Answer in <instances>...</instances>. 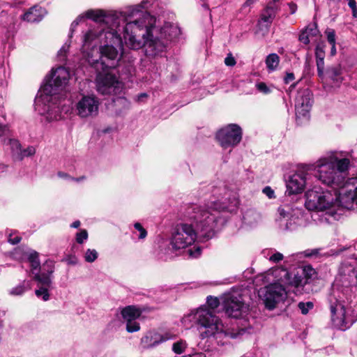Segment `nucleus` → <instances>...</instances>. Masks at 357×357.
Returning a JSON list of instances; mask_svg holds the SVG:
<instances>
[{"label": "nucleus", "instance_id": "21", "mask_svg": "<svg viewBox=\"0 0 357 357\" xmlns=\"http://www.w3.org/2000/svg\"><path fill=\"white\" fill-rule=\"evenodd\" d=\"M275 17V8L272 6H267L261 13L255 31L258 38H264L268 33L271 24Z\"/></svg>", "mask_w": 357, "mask_h": 357}, {"label": "nucleus", "instance_id": "24", "mask_svg": "<svg viewBox=\"0 0 357 357\" xmlns=\"http://www.w3.org/2000/svg\"><path fill=\"white\" fill-rule=\"evenodd\" d=\"M319 34V31L317 29V24H311L307 26L306 28L303 30L299 36V40L301 43L307 45L314 37L317 36Z\"/></svg>", "mask_w": 357, "mask_h": 357}, {"label": "nucleus", "instance_id": "47", "mask_svg": "<svg viewBox=\"0 0 357 357\" xmlns=\"http://www.w3.org/2000/svg\"><path fill=\"white\" fill-rule=\"evenodd\" d=\"M282 259H283V255L280 252H275V253L273 254L269 257V260L271 261H273L275 263L279 262V261H282Z\"/></svg>", "mask_w": 357, "mask_h": 357}, {"label": "nucleus", "instance_id": "38", "mask_svg": "<svg viewBox=\"0 0 357 357\" xmlns=\"http://www.w3.org/2000/svg\"><path fill=\"white\" fill-rule=\"evenodd\" d=\"M10 135V130L7 125L0 124V137L3 139H8V137Z\"/></svg>", "mask_w": 357, "mask_h": 357}, {"label": "nucleus", "instance_id": "41", "mask_svg": "<svg viewBox=\"0 0 357 357\" xmlns=\"http://www.w3.org/2000/svg\"><path fill=\"white\" fill-rule=\"evenodd\" d=\"M317 67V73L320 77L324 76V59H316Z\"/></svg>", "mask_w": 357, "mask_h": 357}, {"label": "nucleus", "instance_id": "14", "mask_svg": "<svg viewBox=\"0 0 357 357\" xmlns=\"http://www.w3.org/2000/svg\"><path fill=\"white\" fill-rule=\"evenodd\" d=\"M176 337V335L170 330H150L141 337L139 347L142 350L153 349L168 340L175 339Z\"/></svg>", "mask_w": 357, "mask_h": 357}, {"label": "nucleus", "instance_id": "37", "mask_svg": "<svg viewBox=\"0 0 357 357\" xmlns=\"http://www.w3.org/2000/svg\"><path fill=\"white\" fill-rule=\"evenodd\" d=\"M126 330L129 333L137 332L140 329V326L136 320L126 321Z\"/></svg>", "mask_w": 357, "mask_h": 357}, {"label": "nucleus", "instance_id": "2", "mask_svg": "<svg viewBox=\"0 0 357 357\" xmlns=\"http://www.w3.org/2000/svg\"><path fill=\"white\" fill-rule=\"evenodd\" d=\"M350 161L339 159L335 153L321 157L312 166V172L321 183L339 192L340 204L347 209H357V176L347 178Z\"/></svg>", "mask_w": 357, "mask_h": 357}, {"label": "nucleus", "instance_id": "30", "mask_svg": "<svg viewBox=\"0 0 357 357\" xmlns=\"http://www.w3.org/2000/svg\"><path fill=\"white\" fill-rule=\"evenodd\" d=\"M28 259L31 264V272L35 275L37 273L36 271L40 268V261L37 252H34L30 253Z\"/></svg>", "mask_w": 357, "mask_h": 357}, {"label": "nucleus", "instance_id": "7", "mask_svg": "<svg viewBox=\"0 0 357 357\" xmlns=\"http://www.w3.org/2000/svg\"><path fill=\"white\" fill-rule=\"evenodd\" d=\"M305 207L310 211H326V213L335 220H339L345 210L339 199V192L334 196L329 190H322L317 185L312 186L305 192Z\"/></svg>", "mask_w": 357, "mask_h": 357}, {"label": "nucleus", "instance_id": "15", "mask_svg": "<svg viewBox=\"0 0 357 357\" xmlns=\"http://www.w3.org/2000/svg\"><path fill=\"white\" fill-rule=\"evenodd\" d=\"M259 296L263 300L266 307L269 310H273L278 303L284 300L287 291L282 284L275 282L260 289Z\"/></svg>", "mask_w": 357, "mask_h": 357}, {"label": "nucleus", "instance_id": "43", "mask_svg": "<svg viewBox=\"0 0 357 357\" xmlns=\"http://www.w3.org/2000/svg\"><path fill=\"white\" fill-rule=\"evenodd\" d=\"M134 227L135 228V229H137L139 232V235L138 236V238L139 239H144L146 238V236L147 235V232L140 223H139V222L135 223Z\"/></svg>", "mask_w": 357, "mask_h": 357}, {"label": "nucleus", "instance_id": "57", "mask_svg": "<svg viewBox=\"0 0 357 357\" xmlns=\"http://www.w3.org/2000/svg\"><path fill=\"white\" fill-rule=\"evenodd\" d=\"M79 225H80V222L79 220H76L72 223L71 227L78 228L79 227Z\"/></svg>", "mask_w": 357, "mask_h": 357}, {"label": "nucleus", "instance_id": "61", "mask_svg": "<svg viewBox=\"0 0 357 357\" xmlns=\"http://www.w3.org/2000/svg\"><path fill=\"white\" fill-rule=\"evenodd\" d=\"M84 179H85L84 176H81L79 178H74V179L73 181H77V182H79V181H83Z\"/></svg>", "mask_w": 357, "mask_h": 357}, {"label": "nucleus", "instance_id": "56", "mask_svg": "<svg viewBox=\"0 0 357 357\" xmlns=\"http://www.w3.org/2000/svg\"><path fill=\"white\" fill-rule=\"evenodd\" d=\"M184 357H206V355L203 353H195L192 355L185 356Z\"/></svg>", "mask_w": 357, "mask_h": 357}, {"label": "nucleus", "instance_id": "26", "mask_svg": "<svg viewBox=\"0 0 357 357\" xmlns=\"http://www.w3.org/2000/svg\"><path fill=\"white\" fill-rule=\"evenodd\" d=\"M121 314L126 321L136 320L141 315V311L135 306H128L121 311Z\"/></svg>", "mask_w": 357, "mask_h": 357}, {"label": "nucleus", "instance_id": "63", "mask_svg": "<svg viewBox=\"0 0 357 357\" xmlns=\"http://www.w3.org/2000/svg\"><path fill=\"white\" fill-rule=\"evenodd\" d=\"M296 84H297V83H294V84H292L289 86V91L293 90V89L296 87Z\"/></svg>", "mask_w": 357, "mask_h": 357}, {"label": "nucleus", "instance_id": "8", "mask_svg": "<svg viewBox=\"0 0 357 357\" xmlns=\"http://www.w3.org/2000/svg\"><path fill=\"white\" fill-rule=\"evenodd\" d=\"M340 292L331 289L328 295L327 301L331 311V321L333 326L340 330L344 331L349 328L355 321L347 311L344 305L342 303Z\"/></svg>", "mask_w": 357, "mask_h": 357}, {"label": "nucleus", "instance_id": "6", "mask_svg": "<svg viewBox=\"0 0 357 357\" xmlns=\"http://www.w3.org/2000/svg\"><path fill=\"white\" fill-rule=\"evenodd\" d=\"M219 300L213 296L207 298V307H201L195 311L185 315L182 319L183 324L189 327L197 324L200 328H204L201 333L202 338L224 335L225 337L235 338L238 333L225 326L222 321L214 314L213 310L218 307Z\"/></svg>", "mask_w": 357, "mask_h": 357}, {"label": "nucleus", "instance_id": "27", "mask_svg": "<svg viewBox=\"0 0 357 357\" xmlns=\"http://www.w3.org/2000/svg\"><path fill=\"white\" fill-rule=\"evenodd\" d=\"M280 57L275 53L268 54L265 60V63L268 72L275 71L280 63Z\"/></svg>", "mask_w": 357, "mask_h": 357}, {"label": "nucleus", "instance_id": "23", "mask_svg": "<svg viewBox=\"0 0 357 357\" xmlns=\"http://www.w3.org/2000/svg\"><path fill=\"white\" fill-rule=\"evenodd\" d=\"M47 266L48 269L47 273L43 272L40 273L37 272L34 276L33 280L37 282L38 287H52V281L51 275L54 272V265L52 261H46L43 268Z\"/></svg>", "mask_w": 357, "mask_h": 357}, {"label": "nucleus", "instance_id": "34", "mask_svg": "<svg viewBox=\"0 0 357 357\" xmlns=\"http://www.w3.org/2000/svg\"><path fill=\"white\" fill-rule=\"evenodd\" d=\"M187 345L185 340H180L172 344V351L176 354H181L185 351Z\"/></svg>", "mask_w": 357, "mask_h": 357}, {"label": "nucleus", "instance_id": "54", "mask_svg": "<svg viewBox=\"0 0 357 357\" xmlns=\"http://www.w3.org/2000/svg\"><path fill=\"white\" fill-rule=\"evenodd\" d=\"M349 6L352 9V11H356V3L355 0H347Z\"/></svg>", "mask_w": 357, "mask_h": 357}, {"label": "nucleus", "instance_id": "22", "mask_svg": "<svg viewBox=\"0 0 357 357\" xmlns=\"http://www.w3.org/2000/svg\"><path fill=\"white\" fill-rule=\"evenodd\" d=\"M272 274L281 284L294 287L302 285V275L289 273L286 268L282 267L277 268L272 271Z\"/></svg>", "mask_w": 357, "mask_h": 357}, {"label": "nucleus", "instance_id": "55", "mask_svg": "<svg viewBox=\"0 0 357 357\" xmlns=\"http://www.w3.org/2000/svg\"><path fill=\"white\" fill-rule=\"evenodd\" d=\"M8 166L3 164H0V176L7 171Z\"/></svg>", "mask_w": 357, "mask_h": 357}, {"label": "nucleus", "instance_id": "64", "mask_svg": "<svg viewBox=\"0 0 357 357\" xmlns=\"http://www.w3.org/2000/svg\"><path fill=\"white\" fill-rule=\"evenodd\" d=\"M78 24V22L76 20L75 22H73L72 24V27H75V26H77Z\"/></svg>", "mask_w": 357, "mask_h": 357}, {"label": "nucleus", "instance_id": "45", "mask_svg": "<svg viewBox=\"0 0 357 357\" xmlns=\"http://www.w3.org/2000/svg\"><path fill=\"white\" fill-rule=\"evenodd\" d=\"M315 56L316 59H324L325 52L324 50V47L321 45H317L315 49Z\"/></svg>", "mask_w": 357, "mask_h": 357}, {"label": "nucleus", "instance_id": "62", "mask_svg": "<svg viewBox=\"0 0 357 357\" xmlns=\"http://www.w3.org/2000/svg\"><path fill=\"white\" fill-rule=\"evenodd\" d=\"M317 253V250H314L311 252V253L310 254H307V256H312V255H314Z\"/></svg>", "mask_w": 357, "mask_h": 357}, {"label": "nucleus", "instance_id": "42", "mask_svg": "<svg viewBox=\"0 0 357 357\" xmlns=\"http://www.w3.org/2000/svg\"><path fill=\"white\" fill-rule=\"evenodd\" d=\"M256 88L259 91L264 94H268L271 93L270 88L264 82H259L256 84Z\"/></svg>", "mask_w": 357, "mask_h": 357}, {"label": "nucleus", "instance_id": "35", "mask_svg": "<svg viewBox=\"0 0 357 357\" xmlns=\"http://www.w3.org/2000/svg\"><path fill=\"white\" fill-rule=\"evenodd\" d=\"M98 253L95 249H87L84 257L86 262L92 263L98 258Z\"/></svg>", "mask_w": 357, "mask_h": 357}, {"label": "nucleus", "instance_id": "5", "mask_svg": "<svg viewBox=\"0 0 357 357\" xmlns=\"http://www.w3.org/2000/svg\"><path fill=\"white\" fill-rule=\"evenodd\" d=\"M70 78L69 70L63 66L52 69L50 77L40 90L36 107L48 121L61 119L60 105L65 96L63 90Z\"/></svg>", "mask_w": 357, "mask_h": 357}, {"label": "nucleus", "instance_id": "40", "mask_svg": "<svg viewBox=\"0 0 357 357\" xmlns=\"http://www.w3.org/2000/svg\"><path fill=\"white\" fill-rule=\"evenodd\" d=\"M88 238V232L86 230L83 229L78 232L76 235V241L82 244Z\"/></svg>", "mask_w": 357, "mask_h": 357}, {"label": "nucleus", "instance_id": "59", "mask_svg": "<svg viewBox=\"0 0 357 357\" xmlns=\"http://www.w3.org/2000/svg\"><path fill=\"white\" fill-rule=\"evenodd\" d=\"M147 97V94L145 93H141L138 96V100H141L142 98H145Z\"/></svg>", "mask_w": 357, "mask_h": 357}, {"label": "nucleus", "instance_id": "13", "mask_svg": "<svg viewBox=\"0 0 357 357\" xmlns=\"http://www.w3.org/2000/svg\"><path fill=\"white\" fill-rule=\"evenodd\" d=\"M96 85L98 92L102 95L120 94L123 89V82L109 71H103L97 75Z\"/></svg>", "mask_w": 357, "mask_h": 357}, {"label": "nucleus", "instance_id": "16", "mask_svg": "<svg viewBox=\"0 0 357 357\" xmlns=\"http://www.w3.org/2000/svg\"><path fill=\"white\" fill-rule=\"evenodd\" d=\"M278 221L280 226L286 230H293L299 224L301 209L287 204L281 205L278 209Z\"/></svg>", "mask_w": 357, "mask_h": 357}, {"label": "nucleus", "instance_id": "53", "mask_svg": "<svg viewBox=\"0 0 357 357\" xmlns=\"http://www.w3.org/2000/svg\"><path fill=\"white\" fill-rule=\"evenodd\" d=\"M58 176L61 178L68 179V180H70V181L74 179L73 177H71L68 174H66L65 172H59L58 173Z\"/></svg>", "mask_w": 357, "mask_h": 357}, {"label": "nucleus", "instance_id": "17", "mask_svg": "<svg viewBox=\"0 0 357 357\" xmlns=\"http://www.w3.org/2000/svg\"><path fill=\"white\" fill-rule=\"evenodd\" d=\"M100 101L93 95L82 96L75 104L76 114L81 119L94 118L98 114Z\"/></svg>", "mask_w": 357, "mask_h": 357}, {"label": "nucleus", "instance_id": "12", "mask_svg": "<svg viewBox=\"0 0 357 357\" xmlns=\"http://www.w3.org/2000/svg\"><path fill=\"white\" fill-rule=\"evenodd\" d=\"M357 285V261L352 259L344 261L340 268L331 289L335 288L340 292V287L347 289Z\"/></svg>", "mask_w": 357, "mask_h": 357}, {"label": "nucleus", "instance_id": "1", "mask_svg": "<svg viewBox=\"0 0 357 357\" xmlns=\"http://www.w3.org/2000/svg\"><path fill=\"white\" fill-rule=\"evenodd\" d=\"M156 0H142L140 3L130 6L122 11L125 26L123 38L130 49L144 47L145 54L150 59L162 56L168 44L176 40L181 31L177 24L165 23L156 26V19L147 10L151 8Z\"/></svg>", "mask_w": 357, "mask_h": 357}, {"label": "nucleus", "instance_id": "4", "mask_svg": "<svg viewBox=\"0 0 357 357\" xmlns=\"http://www.w3.org/2000/svg\"><path fill=\"white\" fill-rule=\"evenodd\" d=\"M121 28L105 31L89 29L83 36L82 53L91 65L100 61L108 68H115L124 52L120 36Z\"/></svg>", "mask_w": 357, "mask_h": 357}, {"label": "nucleus", "instance_id": "36", "mask_svg": "<svg viewBox=\"0 0 357 357\" xmlns=\"http://www.w3.org/2000/svg\"><path fill=\"white\" fill-rule=\"evenodd\" d=\"M298 307L303 314H307L309 312V311L313 308L314 304L311 301H308L306 303L300 302L298 304Z\"/></svg>", "mask_w": 357, "mask_h": 357}, {"label": "nucleus", "instance_id": "48", "mask_svg": "<svg viewBox=\"0 0 357 357\" xmlns=\"http://www.w3.org/2000/svg\"><path fill=\"white\" fill-rule=\"evenodd\" d=\"M303 273H305L306 276L309 278H312L314 273L315 271L310 266H305L303 269Z\"/></svg>", "mask_w": 357, "mask_h": 357}, {"label": "nucleus", "instance_id": "51", "mask_svg": "<svg viewBox=\"0 0 357 357\" xmlns=\"http://www.w3.org/2000/svg\"><path fill=\"white\" fill-rule=\"evenodd\" d=\"M202 250L199 247L196 248L195 250L190 249L188 250L189 255L192 258H197L201 255Z\"/></svg>", "mask_w": 357, "mask_h": 357}, {"label": "nucleus", "instance_id": "58", "mask_svg": "<svg viewBox=\"0 0 357 357\" xmlns=\"http://www.w3.org/2000/svg\"><path fill=\"white\" fill-rule=\"evenodd\" d=\"M336 54V47H335V45H331V54L332 56H334Z\"/></svg>", "mask_w": 357, "mask_h": 357}, {"label": "nucleus", "instance_id": "46", "mask_svg": "<svg viewBox=\"0 0 357 357\" xmlns=\"http://www.w3.org/2000/svg\"><path fill=\"white\" fill-rule=\"evenodd\" d=\"M69 46H70L69 45L66 43L62 46V47L59 51L58 56L60 58L61 60L65 59L66 54L69 49Z\"/></svg>", "mask_w": 357, "mask_h": 357}, {"label": "nucleus", "instance_id": "25", "mask_svg": "<svg viewBox=\"0 0 357 357\" xmlns=\"http://www.w3.org/2000/svg\"><path fill=\"white\" fill-rule=\"evenodd\" d=\"M46 15V10L42 7L34 6L24 15V20L29 22H38Z\"/></svg>", "mask_w": 357, "mask_h": 357}, {"label": "nucleus", "instance_id": "50", "mask_svg": "<svg viewBox=\"0 0 357 357\" xmlns=\"http://www.w3.org/2000/svg\"><path fill=\"white\" fill-rule=\"evenodd\" d=\"M21 240V237L15 234H10L8 236V242L13 245L17 244Z\"/></svg>", "mask_w": 357, "mask_h": 357}, {"label": "nucleus", "instance_id": "49", "mask_svg": "<svg viewBox=\"0 0 357 357\" xmlns=\"http://www.w3.org/2000/svg\"><path fill=\"white\" fill-rule=\"evenodd\" d=\"M225 63L227 66H234L236 64V60L231 54H228L225 59Z\"/></svg>", "mask_w": 357, "mask_h": 357}, {"label": "nucleus", "instance_id": "28", "mask_svg": "<svg viewBox=\"0 0 357 357\" xmlns=\"http://www.w3.org/2000/svg\"><path fill=\"white\" fill-rule=\"evenodd\" d=\"M3 143L10 147L13 157L15 159L22 149L19 141L15 139L8 138V139H3Z\"/></svg>", "mask_w": 357, "mask_h": 357}, {"label": "nucleus", "instance_id": "32", "mask_svg": "<svg viewBox=\"0 0 357 357\" xmlns=\"http://www.w3.org/2000/svg\"><path fill=\"white\" fill-rule=\"evenodd\" d=\"M341 74V68L339 66H331L327 68L326 75L328 77L333 80L337 81V77Z\"/></svg>", "mask_w": 357, "mask_h": 357}, {"label": "nucleus", "instance_id": "33", "mask_svg": "<svg viewBox=\"0 0 357 357\" xmlns=\"http://www.w3.org/2000/svg\"><path fill=\"white\" fill-rule=\"evenodd\" d=\"M52 287H38L35 291V294L38 298H41L43 301H47L50 298L49 291Z\"/></svg>", "mask_w": 357, "mask_h": 357}, {"label": "nucleus", "instance_id": "31", "mask_svg": "<svg viewBox=\"0 0 357 357\" xmlns=\"http://www.w3.org/2000/svg\"><path fill=\"white\" fill-rule=\"evenodd\" d=\"M36 153V149L33 146H29L26 149H21L20 153L15 160H22L25 157L32 156Z\"/></svg>", "mask_w": 357, "mask_h": 357}, {"label": "nucleus", "instance_id": "29", "mask_svg": "<svg viewBox=\"0 0 357 357\" xmlns=\"http://www.w3.org/2000/svg\"><path fill=\"white\" fill-rule=\"evenodd\" d=\"M29 289H31V282L24 280L17 286L12 288L10 291V294L14 296H20Z\"/></svg>", "mask_w": 357, "mask_h": 357}, {"label": "nucleus", "instance_id": "52", "mask_svg": "<svg viewBox=\"0 0 357 357\" xmlns=\"http://www.w3.org/2000/svg\"><path fill=\"white\" fill-rule=\"evenodd\" d=\"M295 79L294 74L293 73H287L286 75L284 77V82L286 84H289Z\"/></svg>", "mask_w": 357, "mask_h": 357}, {"label": "nucleus", "instance_id": "18", "mask_svg": "<svg viewBox=\"0 0 357 357\" xmlns=\"http://www.w3.org/2000/svg\"><path fill=\"white\" fill-rule=\"evenodd\" d=\"M221 146L224 149L233 147L242 139V130L236 124H229L220 129L216 135Z\"/></svg>", "mask_w": 357, "mask_h": 357}, {"label": "nucleus", "instance_id": "11", "mask_svg": "<svg viewBox=\"0 0 357 357\" xmlns=\"http://www.w3.org/2000/svg\"><path fill=\"white\" fill-rule=\"evenodd\" d=\"M312 167L309 164L300 165L295 172L288 176L286 180V195H298L304 191L312 177Z\"/></svg>", "mask_w": 357, "mask_h": 357}, {"label": "nucleus", "instance_id": "3", "mask_svg": "<svg viewBox=\"0 0 357 357\" xmlns=\"http://www.w3.org/2000/svg\"><path fill=\"white\" fill-rule=\"evenodd\" d=\"M238 205L236 193L225 186L215 188L213 197L204 206L195 205L188 208L189 222L194 225L199 237L211 238L219 223L223 220L221 213L234 212Z\"/></svg>", "mask_w": 357, "mask_h": 357}, {"label": "nucleus", "instance_id": "9", "mask_svg": "<svg viewBox=\"0 0 357 357\" xmlns=\"http://www.w3.org/2000/svg\"><path fill=\"white\" fill-rule=\"evenodd\" d=\"M198 236L199 234L192 223L181 222L174 228L170 238V245L174 250H183L192 245Z\"/></svg>", "mask_w": 357, "mask_h": 357}, {"label": "nucleus", "instance_id": "19", "mask_svg": "<svg viewBox=\"0 0 357 357\" xmlns=\"http://www.w3.org/2000/svg\"><path fill=\"white\" fill-rule=\"evenodd\" d=\"M225 313L231 317L239 318L248 311V306L243 301L240 296H236L231 294H225L222 298Z\"/></svg>", "mask_w": 357, "mask_h": 357}, {"label": "nucleus", "instance_id": "10", "mask_svg": "<svg viewBox=\"0 0 357 357\" xmlns=\"http://www.w3.org/2000/svg\"><path fill=\"white\" fill-rule=\"evenodd\" d=\"M85 16L100 24L96 28L91 29H103L105 31L111 30V27L118 29L125 26L123 12L106 13L102 10H89L86 12Z\"/></svg>", "mask_w": 357, "mask_h": 357}, {"label": "nucleus", "instance_id": "44", "mask_svg": "<svg viewBox=\"0 0 357 357\" xmlns=\"http://www.w3.org/2000/svg\"><path fill=\"white\" fill-rule=\"evenodd\" d=\"M262 192L269 199L275 198L274 190L270 186H266L263 188Z\"/></svg>", "mask_w": 357, "mask_h": 357}, {"label": "nucleus", "instance_id": "60", "mask_svg": "<svg viewBox=\"0 0 357 357\" xmlns=\"http://www.w3.org/2000/svg\"><path fill=\"white\" fill-rule=\"evenodd\" d=\"M68 263L69 264H75L77 263V259H76L75 257H74V258H73V259H69V260L68 261Z\"/></svg>", "mask_w": 357, "mask_h": 357}, {"label": "nucleus", "instance_id": "39", "mask_svg": "<svg viewBox=\"0 0 357 357\" xmlns=\"http://www.w3.org/2000/svg\"><path fill=\"white\" fill-rule=\"evenodd\" d=\"M325 34L327 37L328 42L331 45H335V32L332 29H326L325 31Z\"/></svg>", "mask_w": 357, "mask_h": 357}, {"label": "nucleus", "instance_id": "20", "mask_svg": "<svg viewBox=\"0 0 357 357\" xmlns=\"http://www.w3.org/2000/svg\"><path fill=\"white\" fill-rule=\"evenodd\" d=\"M312 95L308 89L300 90L295 100L296 114L305 117L308 115L312 105Z\"/></svg>", "mask_w": 357, "mask_h": 357}]
</instances>
